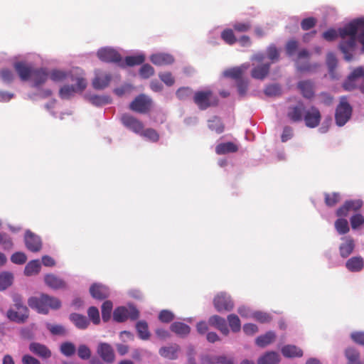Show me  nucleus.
<instances>
[{"label":"nucleus","mask_w":364,"mask_h":364,"mask_svg":"<svg viewBox=\"0 0 364 364\" xmlns=\"http://www.w3.org/2000/svg\"><path fill=\"white\" fill-rule=\"evenodd\" d=\"M193 90L190 87H181L176 91V97L181 100H186L193 95Z\"/></svg>","instance_id":"54"},{"label":"nucleus","mask_w":364,"mask_h":364,"mask_svg":"<svg viewBox=\"0 0 364 364\" xmlns=\"http://www.w3.org/2000/svg\"><path fill=\"white\" fill-rule=\"evenodd\" d=\"M136 328L139 336L142 340H147L149 336V332L148 328V324L144 321H139L136 323Z\"/></svg>","instance_id":"40"},{"label":"nucleus","mask_w":364,"mask_h":364,"mask_svg":"<svg viewBox=\"0 0 364 364\" xmlns=\"http://www.w3.org/2000/svg\"><path fill=\"white\" fill-rule=\"evenodd\" d=\"M297 87L304 97L311 99L314 96V84L310 80L300 81Z\"/></svg>","instance_id":"29"},{"label":"nucleus","mask_w":364,"mask_h":364,"mask_svg":"<svg viewBox=\"0 0 364 364\" xmlns=\"http://www.w3.org/2000/svg\"><path fill=\"white\" fill-rule=\"evenodd\" d=\"M150 60L157 66L172 64L174 61L173 57L167 53H159L151 55Z\"/></svg>","instance_id":"23"},{"label":"nucleus","mask_w":364,"mask_h":364,"mask_svg":"<svg viewBox=\"0 0 364 364\" xmlns=\"http://www.w3.org/2000/svg\"><path fill=\"white\" fill-rule=\"evenodd\" d=\"M335 228L340 235L346 234L350 230L347 220L343 218L338 219L335 222Z\"/></svg>","instance_id":"46"},{"label":"nucleus","mask_w":364,"mask_h":364,"mask_svg":"<svg viewBox=\"0 0 364 364\" xmlns=\"http://www.w3.org/2000/svg\"><path fill=\"white\" fill-rule=\"evenodd\" d=\"M27 260L26 255L21 252H17L13 254L11 257V261L17 264H23Z\"/></svg>","instance_id":"61"},{"label":"nucleus","mask_w":364,"mask_h":364,"mask_svg":"<svg viewBox=\"0 0 364 364\" xmlns=\"http://www.w3.org/2000/svg\"><path fill=\"white\" fill-rule=\"evenodd\" d=\"M341 200V195L339 193L333 192L331 193H324V202L328 207H333Z\"/></svg>","instance_id":"41"},{"label":"nucleus","mask_w":364,"mask_h":364,"mask_svg":"<svg viewBox=\"0 0 364 364\" xmlns=\"http://www.w3.org/2000/svg\"><path fill=\"white\" fill-rule=\"evenodd\" d=\"M76 92V88L74 85H64L62 87L59 91L60 97L62 99H69Z\"/></svg>","instance_id":"50"},{"label":"nucleus","mask_w":364,"mask_h":364,"mask_svg":"<svg viewBox=\"0 0 364 364\" xmlns=\"http://www.w3.org/2000/svg\"><path fill=\"white\" fill-rule=\"evenodd\" d=\"M228 321L232 331L237 333L241 329V323L239 317L235 314L228 316Z\"/></svg>","instance_id":"43"},{"label":"nucleus","mask_w":364,"mask_h":364,"mask_svg":"<svg viewBox=\"0 0 364 364\" xmlns=\"http://www.w3.org/2000/svg\"><path fill=\"white\" fill-rule=\"evenodd\" d=\"M1 79L7 83L11 82L14 80V74L7 68H4L0 71Z\"/></svg>","instance_id":"60"},{"label":"nucleus","mask_w":364,"mask_h":364,"mask_svg":"<svg viewBox=\"0 0 364 364\" xmlns=\"http://www.w3.org/2000/svg\"><path fill=\"white\" fill-rule=\"evenodd\" d=\"M358 32L360 34L358 38L363 46L362 50L364 53V19L353 20L343 28L338 29L339 36L343 39L339 47L347 61H350L353 58L351 51L355 47L356 35Z\"/></svg>","instance_id":"1"},{"label":"nucleus","mask_w":364,"mask_h":364,"mask_svg":"<svg viewBox=\"0 0 364 364\" xmlns=\"http://www.w3.org/2000/svg\"><path fill=\"white\" fill-rule=\"evenodd\" d=\"M249 68V63H243L240 66L225 70L223 72V75L225 77L231 78L238 81L240 80H242L243 74Z\"/></svg>","instance_id":"19"},{"label":"nucleus","mask_w":364,"mask_h":364,"mask_svg":"<svg viewBox=\"0 0 364 364\" xmlns=\"http://www.w3.org/2000/svg\"><path fill=\"white\" fill-rule=\"evenodd\" d=\"M25 243L27 249L33 252H39L42 247L41 238L31 232H26Z\"/></svg>","instance_id":"18"},{"label":"nucleus","mask_w":364,"mask_h":364,"mask_svg":"<svg viewBox=\"0 0 364 364\" xmlns=\"http://www.w3.org/2000/svg\"><path fill=\"white\" fill-rule=\"evenodd\" d=\"M350 225L353 230H356L364 224V216L360 213L353 215L350 219Z\"/></svg>","instance_id":"55"},{"label":"nucleus","mask_w":364,"mask_h":364,"mask_svg":"<svg viewBox=\"0 0 364 364\" xmlns=\"http://www.w3.org/2000/svg\"><path fill=\"white\" fill-rule=\"evenodd\" d=\"M310 57V53L307 49H301L297 54L298 60L296 61V68L300 72L303 73H311L316 70L319 67L318 63L311 64L309 62L301 63L299 61L301 59H309Z\"/></svg>","instance_id":"10"},{"label":"nucleus","mask_w":364,"mask_h":364,"mask_svg":"<svg viewBox=\"0 0 364 364\" xmlns=\"http://www.w3.org/2000/svg\"><path fill=\"white\" fill-rule=\"evenodd\" d=\"M13 276L11 273L3 272L0 274V290H4L11 285Z\"/></svg>","instance_id":"45"},{"label":"nucleus","mask_w":364,"mask_h":364,"mask_svg":"<svg viewBox=\"0 0 364 364\" xmlns=\"http://www.w3.org/2000/svg\"><path fill=\"white\" fill-rule=\"evenodd\" d=\"M279 355L274 351L267 352L262 355L257 360L258 364H278Z\"/></svg>","instance_id":"33"},{"label":"nucleus","mask_w":364,"mask_h":364,"mask_svg":"<svg viewBox=\"0 0 364 364\" xmlns=\"http://www.w3.org/2000/svg\"><path fill=\"white\" fill-rule=\"evenodd\" d=\"M174 318L173 314L168 310H162L159 315V319L163 323H169Z\"/></svg>","instance_id":"63"},{"label":"nucleus","mask_w":364,"mask_h":364,"mask_svg":"<svg viewBox=\"0 0 364 364\" xmlns=\"http://www.w3.org/2000/svg\"><path fill=\"white\" fill-rule=\"evenodd\" d=\"M45 283L53 289H64L66 287L65 282L55 274H48L45 276Z\"/></svg>","instance_id":"30"},{"label":"nucleus","mask_w":364,"mask_h":364,"mask_svg":"<svg viewBox=\"0 0 364 364\" xmlns=\"http://www.w3.org/2000/svg\"><path fill=\"white\" fill-rule=\"evenodd\" d=\"M87 314L90 320L95 324H98L100 321V313L97 308L91 306L87 310Z\"/></svg>","instance_id":"59"},{"label":"nucleus","mask_w":364,"mask_h":364,"mask_svg":"<svg viewBox=\"0 0 364 364\" xmlns=\"http://www.w3.org/2000/svg\"><path fill=\"white\" fill-rule=\"evenodd\" d=\"M97 353L107 363H112L115 360L114 349L109 343H100L97 348Z\"/></svg>","instance_id":"14"},{"label":"nucleus","mask_w":364,"mask_h":364,"mask_svg":"<svg viewBox=\"0 0 364 364\" xmlns=\"http://www.w3.org/2000/svg\"><path fill=\"white\" fill-rule=\"evenodd\" d=\"M151 105V99L144 94H141L130 103L129 109L140 114H146L150 111Z\"/></svg>","instance_id":"7"},{"label":"nucleus","mask_w":364,"mask_h":364,"mask_svg":"<svg viewBox=\"0 0 364 364\" xmlns=\"http://www.w3.org/2000/svg\"><path fill=\"white\" fill-rule=\"evenodd\" d=\"M306 109L303 102H299L296 105L291 106L289 108L287 112L288 118L294 122H301L304 119V115Z\"/></svg>","instance_id":"15"},{"label":"nucleus","mask_w":364,"mask_h":364,"mask_svg":"<svg viewBox=\"0 0 364 364\" xmlns=\"http://www.w3.org/2000/svg\"><path fill=\"white\" fill-rule=\"evenodd\" d=\"M208 324L219 330L225 336H228L230 332L225 319L218 315L210 316L208 318Z\"/></svg>","instance_id":"21"},{"label":"nucleus","mask_w":364,"mask_h":364,"mask_svg":"<svg viewBox=\"0 0 364 364\" xmlns=\"http://www.w3.org/2000/svg\"><path fill=\"white\" fill-rule=\"evenodd\" d=\"M89 101L95 106H102L110 102V98L107 96L91 95Z\"/></svg>","instance_id":"49"},{"label":"nucleus","mask_w":364,"mask_h":364,"mask_svg":"<svg viewBox=\"0 0 364 364\" xmlns=\"http://www.w3.org/2000/svg\"><path fill=\"white\" fill-rule=\"evenodd\" d=\"M7 316L12 321L23 323L28 317V308L21 307L20 310L11 309L7 312Z\"/></svg>","instance_id":"20"},{"label":"nucleus","mask_w":364,"mask_h":364,"mask_svg":"<svg viewBox=\"0 0 364 364\" xmlns=\"http://www.w3.org/2000/svg\"><path fill=\"white\" fill-rule=\"evenodd\" d=\"M29 350L35 355L43 358H48L51 356L50 350L43 344L33 342L29 345Z\"/></svg>","instance_id":"26"},{"label":"nucleus","mask_w":364,"mask_h":364,"mask_svg":"<svg viewBox=\"0 0 364 364\" xmlns=\"http://www.w3.org/2000/svg\"><path fill=\"white\" fill-rule=\"evenodd\" d=\"M48 77V73L44 68L33 69L31 78L33 81V86L37 87L44 84Z\"/></svg>","instance_id":"28"},{"label":"nucleus","mask_w":364,"mask_h":364,"mask_svg":"<svg viewBox=\"0 0 364 364\" xmlns=\"http://www.w3.org/2000/svg\"><path fill=\"white\" fill-rule=\"evenodd\" d=\"M342 240L343 242L339 247V252L342 257L346 258L353 252L355 248V242L350 237H344Z\"/></svg>","instance_id":"24"},{"label":"nucleus","mask_w":364,"mask_h":364,"mask_svg":"<svg viewBox=\"0 0 364 364\" xmlns=\"http://www.w3.org/2000/svg\"><path fill=\"white\" fill-rule=\"evenodd\" d=\"M275 333L272 331H269L265 334L257 337L256 339V343L259 347H265L272 343L275 340Z\"/></svg>","instance_id":"36"},{"label":"nucleus","mask_w":364,"mask_h":364,"mask_svg":"<svg viewBox=\"0 0 364 364\" xmlns=\"http://www.w3.org/2000/svg\"><path fill=\"white\" fill-rule=\"evenodd\" d=\"M221 38L228 45H233L237 42V38L232 29L227 28L222 31Z\"/></svg>","instance_id":"44"},{"label":"nucleus","mask_w":364,"mask_h":364,"mask_svg":"<svg viewBox=\"0 0 364 364\" xmlns=\"http://www.w3.org/2000/svg\"><path fill=\"white\" fill-rule=\"evenodd\" d=\"M70 319L78 328L81 329L86 328L90 323L89 321L85 316L79 314H71L70 316Z\"/></svg>","instance_id":"37"},{"label":"nucleus","mask_w":364,"mask_h":364,"mask_svg":"<svg viewBox=\"0 0 364 364\" xmlns=\"http://www.w3.org/2000/svg\"><path fill=\"white\" fill-rule=\"evenodd\" d=\"M238 151V146L233 142L228 141L218 144L215 146V152L218 155L235 153Z\"/></svg>","instance_id":"32"},{"label":"nucleus","mask_w":364,"mask_h":364,"mask_svg":"<svg viewBox=\"0 0 364 364\" xmlns=\"http://www.w3.org/2000/svg\"><path fill=\"white\" fill-rule=\"evenodd\" d=\"M170 329L172 332L176 333L181 338H185L188 336L191 332V327L180 321H176L171 323Z\"/></svg>","instance_id":"27"},{"label":"nucleus","mask_w":364,"mask_h":364,"mask_svg":"<svg viewBox=\"0 0 364 364\" xmlns=\"http://www.w3.org/2000/svg\"><path fill=\"white\" fill-rule=\"evenodd\" d=\"M122 124L128 129L136 134H139L144 129L143 123L134 116L124 113L120 117Z\"/></svg>","instance_id":"11"},{"label":"nucleus","mask_w":364,"mask_h":364,"mask_svg":"<svg viewBox=\"0 0 364 364\" xmlns=\"http://www.w3.org/2000/svg\"><path fill=\"white\" fill-rule=\"evenodd\" d=\"M91 296L99 300H102L109 296V292L108 289L101 284H93L90 288Z\"/></svg>","instance_id":"25"},{"label":"nucleus","mask_w":364,"mask_h":364,"mask_svg":"<svg viewBox=\"0 0 364 364\" xmlns=\"http://www.w3.org/2000/svg\"><path fill=\"white\" fill-rule=\"evenodd\" d=\"M264 59V55L258 53L253 56L252 60H256L259 65L255 66L251 71V76L254 79L264 80L269 74L271 63H262Z\"/></svg>","instance_id":"5"},{"label":"nucleus","mask_w":364,"mask_h":364,"mask_svg":"<svg viewBox=\"0 0 364 364\" xmlns=\"http://www.w3.org/2000/svg\"><path fill=\"white\" fill-rule=\"evenodd\" d=\"M299 47L298 41L295 40H290L287 43L286 52L289 56L293 55Z\"/></svg>","instance_id":"64"},{"label":"nucleus","mask_w":364,"mask_h":364,"mask_svg":"<svg viewBox=\"0 0 364 364\" xmlns=\"http://www.w3.org/2000/svg\"><path fill=\"white\" fill-rule=\"evenodd\" d=\"M353 109L345 97L341 98L339 105L337 106L335 113V120L338 126L345 125L350 119Z\"/></svg>","instance_id":"4"},{"label":"nucleus","mask_w":364,"mask_h":364,"mask_svg":"<svg viewBox=\"0 0 364 364\" xmlns=\"http://www.w3.org/2000/svg\"><path fill=\"white\" fill-rule=\"evenodd\" d=\"M346 267L350 272H360L364 267L363 259L361 257H353L347 260Z\"/></svg>","instance_id":"31"},{"label":"nucleus","mask_w":364,"mask_h":364,"mask_svg":"<svg viewBox=\"0 0 364 364\" xmlns=\"http://www.w3.org/2000/svg\"><path fill=\"white\" fill-rule=\"evenodd\" d=\"M46 299H48V300L46 299V308H48V310L49 308L51 309L56 310L60 309V307L61 306V302L58 298L46 294Z\"/></svg>","instance_id":"53"},{"label":"nucleus","mask_w":364,"mask_h":364,"mask_svg":"<svg viewBox=\"0 0 364 364\" xmlns=\"http://www.w3.org/2000/svg\"><path fill=\"white\" fill-rule=\"evenodd\" d=\"M110 80L111 76L109 74L97 75L92 81V85L97 90H102L108 86Z\"/></svg>","instance_id":"35"},{"label":"nucleus","mask_w":364,"mask_h":364,"mask_svg":"<svg viewBox=\"0 0 364 364\" xmlns=\"http://www.w3.org/2000/svg\"><path fill=\"white\" fill-rule=\"evenodd\" d=\"M213 304L215 309L219 312L230 311L234 306L230 296L224 292H220L215 296Z\"/></svg>","instance_id":"8"},{"label":"nucleus","mask_w":364,"mask_h":364,"mask_svg":"<svg viewBox=\"0 0 364 364\" xmlns=\"http://www.w3.org/2000/svg\"><path fill=\"white\" fill-rule=\"evenodd\" d=\"M145 60L143 55L127 56L125 58V65L127 66H134L142 64Z\"/></svg>","instance_id":"48"},{"label":"nucleus","mask_w":364,"mask_h":364,"mask_svg":"<svg viewBox=\"0 0 364 364\" xmlns=\"http://www.w3.org/2000/svg\"><path fill=\"white\" fill-rule=\"evenodd\" d=\"M14 68L22 81H27L31 79L33 68L23 61H18L14 64Z\"/></svg>","instance_id":"17"},{"label":"nucleus","mask_w":364,"mask_h":364,"mask_svg":"<svg viewBox=\"0 0 364 364\" xmlns=\"http://www.w3.org/2000/svg\"><path fill=\"white\" fill-rule=\"evenodd\" d=\"M303 120L307 127H317L321 120V114L317 107L311 106L309 109H306Z\"/></svg>","instance_id":"9"},{"label":"nucleus","mask_w":364,"mask_h":364,"mask_svg":"<svg viewBox=\"0 0 364 364\" xmlns=\"http://www.w3.org/2000/svg\"><path fill=\"white\" fill-rule=\"evenodd\" d=\"M208 128L217 134H221L224 132L225 126L221 119L215 116L208 121Z\"/></svg>","instance_id":"39"},{"label":"nucleus","mask_w":364,"mask_h":364,"mask_svg":"<svg viewBox=\"0 0 364 364\" xmlns=\"http://www.w3.org/2000/svg\"><path fill=\"white\" fill-rule=\"evenodd\" d=\"M77 355L82 360H88L91 357V350L86 345H80L77 348Z\"/></svg>","instance_id":"58"},{"label":"nucleus","mask_w":364,"mask_h":364,"mask_svg":"<svg viewBox=\"0 0 364 364\" xmlns=\"http://www.w3.org/2000/svg\"><path fill=\"white\" fill-rule=\"evenodd\" d=\"M46 294H42L39 297L32 296L28 301V306L33 309H36L38 313L47 314L48 309L46 306Z\"/></svg>","instance_id":"16"},{"label":"nucleus","mask_w":364,"mask_h":364,"mask_svg":"<svg viewBox=\"0 0 364 364\" xmlns=\"http://www.w3.org/2000/svg\"><path fill=\"white\" fill-rule=\"evenodd\" d=\"M139 134H140L141 136H142L144 137L147 138L148 139H149L150 141H151L153 142H156L159 139V134L157 133V132L155 129H154L152 128H149L145 130H144V129H143L141 132L139 133Z\"/></svg>","instance_id":"52"},{"label":"nucleus","mask_w":364,"mask_h":364,"mask_svg":"<svg viewBox=\"0 0 364 364\" xmlns=\"http://www.w3.org/2000/svg\"><path fill=\"white\" fill-rule=\"evenodd\" d=\"M343 86L345 90L352 91L359 89L364 94V69L362 67L354 69Z\"/></svg>","instance_id":"3"},{"label":"nucleus","mask_w":364,"mask_h":364,"mask_svg":"<svg viewBox=\"0 0 364 364\" xmlns=\"http://www.w3.org/2000/svg\"><path fill=\"white\" fill-rule=\"evenodd\" d=\"M98 58L106 63H119L122 60L120 54L113 48H104L98 50Z\"/></svg>","instance_id":"13"},{"label":"nucleus","mask_w":364,"mask_h":364,"mask_svg":"<svg viewBox=\"0 0 364 364\" xmlns=\"http://www.w3.org/2000/svg\"><path fill=\"white\" fill-rule=\"evenodd\" d=\"M112 303L110 301H105L102 305V317L104 321H107L111 317Z\"/></svg>","instance_id":"47"},{"label":"nucleus","mask_w":364,"mask_h":364,"mask_svg":"<svg viewBox=\"0 0 364 364\" xmlns=\"http://www.w3.org/2000/svg\"><path fill=\"white\" fill-rule=\"evenodd\" d=\"M48 76L54 82H62L68 77V73L63 70L55 69L51 70Z\"/></svg>","instance_id":"51"},{"label":"nucleus","mask_w":364,"mask_h":364,"mask_svg":"<svg viewBox=\"0 0 364 364\" xmlns=\"http://www.w3.org/2000/svg\"><path fill=\"white\" fill-rule=\"evenodd\" d=\"M282 353L287 358L301 357L303 351L294 345H287L282 348Z\"/></svg>","instance_id":"34"},{"label":"nucleus","mask_w":364,"mask_h":364,"mask_svg":"<svg viewBox=\"0 0 364 364\" xmlns=\"http://www.w3.org/2000/svg\"><path fill=\"white\" fill-rule=\"evenodd\" d=\"M60 351L65 356H71L75 352V347L72 343L65 342L61 345Z\"/></svg>","instance_id":"57"},{"label":"nucleus","mask_w":364,"mask_h":364,"mask_svg":"<svg viewBox=\"0 0 364 364\" xmlns=\"http://www.w3.org/2000/svg\"><path fill=\"white\" fill-rule=\"evenodd\" d=\"M193 102L201 110H205L210 107L218 105V99L210 90L197 91L193 94Z\"/></svg>","instance_id":"2"},{"label":"nucleus","mask_w":364,"mask_h":364,"mask_svg":"<svg viewBox=\"0 0 364 364\" xmlns=\"http://www.w3.org/2000/svg\"><path fill=\"white\" fill-rule=\"evenodd\" d=\"M139 316V311L133 306H130L128 308L124 306L117 307L114 309L113 313L114 320L117 322H124L128 318L134 321L136 320Z\"/></svg>","instance_id":"6"},{"label":"nucleus","mask_w":364,"mask_h":364,"mask_svg":"<svg viewBox=\"0 0 364 364\" xmlns=\"http://www.w3.org/2000/svg\"><path fill=\"white\" fill-rule=\"evenodd\" d=\"M345 354L348 359V364H361L359 360L360 353L357 350L349 348L346 350Z\"/></svg>","instance_id":"42"},{"label":"nucleus","mask_w":364,"mask_h":364,"mask_svg":"<svg viewBox=\"0 0 364 364\" xmlns=\"http://www.w3.org/2000/svg\"><path fill=\"white\" fill-rule=\"evenodd\" d=\"M154 74V69L149 64H144L139 70V75H141V77L144 79L150 77Z\"/></svg>","instance_id":"56"},{"label":"nucleus","mask_w":364,"mask_h":364,"mask_svg":"<svg viewBox=\"0 0 364 364\" xmlns=\"http://www.w3.org/2000/svg\"><path fill=\"white\" fill-rule=\"evenodd\" d=\"M41 264L38 259L30 261L25 267L24 274L26 276L37 274L41 270Z\"/></svg>","instance_id":"38"},{"label":"nucleus","mask_w":364,"mask_h":364,"mask_svg":"<svg viewBox=\"0 0 364 364\" xmlns=\"http://www.w3.org/2000/svg\"><path fill=\"white\" fill-rule=\"evenodd\" d=\"M363 205V202L360 199L357 200H348L345 201L343 205H341L336 210V215L338 217H346L348 215L350 211H358Z\"/></svg>","instance_id":"12"},{"label":"nucleus","mask_w":364,"mask_h":364,"mask_svg":"<svg viewBox=\"0 0 364 364\" xmlns=\"http://www.w3.org/2000/svg\"><path fill=\"white\" fill-rule=\"evenodd\" d=\"M180 346L176 343H173L168 346L161 347L159 349V353L161 356L169 360H176L178 358V353L180 351Z\"/></svg>","instance_id":"22"},{"label":"nucleus","mask_w":364,"mask_h":364,"mask_svg":"<svg viewBox=\"0 0 364 364\" xmlns=\"http://www.w3.org/2000/svg\"><path fill=\"white\" fill-rule=\"evenodd\" d=\"M326 64L329 72L332 73L337 66V59L333 53H328L326 56Z\"/></svg>","instance_id":"62"}]
</instances>
